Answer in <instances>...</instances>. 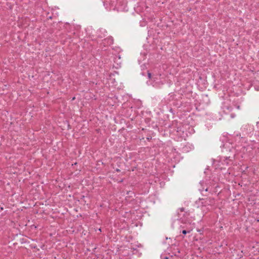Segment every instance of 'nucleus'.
Segmentation results:
<instances>
[{
  "label": "nucleus",
  "mask_w": 259,
  "mask_h": 259,
  "mask_svg": "<svg viewBox=\"0 0 259 259\" xmlns=\"http://www.w3.org/2000/svg\"><path fill=\"white\" fill-rule=\"evenodd\" d=\"M109 51V54L102 58L101 64H100V78L104 84H108L109 87H114L116 85L114 76L117 72L113 69L121 67L122 61L119 53L121 50L119 47H115Z\"/></svg>",
  "instance_id": "f257e3e1"
},
{
  "label": "nucleus",
  "mask_w": 259,
  "mask_h": 259,
  "mask_svg": "<svg viewBox=\"0 0 259 259\" xmlns=\"http://www.w3.org/2000/svg\"><path fill=\"white\" fill-rule=\"evenodd\" d=\"M223 147V151L225 153L229 152L230 154L222 156L219 160L213 161L212 164L215 169H225L226 166L232 165L236 156L238 149H236V147L233 144L227 142L224 144Z\"/></svg>",
  "instance_id": "f03ea898"
},
{
  "label": "nucleus",
  "mask_w": 259,
  "mask_h": 259,
  "mask_svg": "<svg viewBox=\"0 0 259 259\" xmlns=\"http://www.w3.org/2000/svg\"><path fill=\"white\" fill-rule=\"evenodd\" d=\"M195 204L197 207L201 208L203 214L215 207L214 199L210 197L199 199L195 202Z\"/></svg>",
  "instance_id": "7ed1b4c3"
},
{
  "label": "nucleus",
  "mask_w": 259,
  "mask_h": 259,
  "mask_svg": "<svg viewBox=\"0 0 259 259\" xmlns=\"http://www.w3.org/2000/svg\"><path fill=\"white\" fill-rule=\"evenodd\" d=\"M147 76L150 80L147 82L148 84H152L156 88H160L166 82L165 75L162 74L150 73L148 71H147Z\"/></svg>",
  "instance_id": "20e7f679"
},
{
  "label": "nucleus",
  "mask_w": 259,
  "mask_h": 259,
  "mask_svg": "<svg viewBox=\"0 0 259 259\" xmlns=\"http://www.w3.org/2000/svg\"><path fill=\"white\" fill-rule=\"evenodd\" d=\"M181 96L179 94L171 93L169 94L166 98L167 104L170 106H173L179 108L182 106Z\"/></svg>",
  "instance_id": "39448f33"
},
{
  "label": "nucleus",
  "mask_w": 259,
  "mask_h": 259,
  "mask_svg": "<svg viewBox=\"0 0 259 259\" xmlns=\"http://www.w3.org/2000/svg\"><path fill=\"white\" fill-rule=\"evenodd\" d=\"M178 221L180 223V227L181 229H184L187 231L190 229V233L194 228V223H189L187 220L182 217L178 219Z\"/></svg>",
  "instance_id": "423d86ee"
},
{
  "label": "nucleus",
  "mask_w": 259,
  "mask_h": 259,
  "mask_svg": "<svg viewBox=\"0 0 259 259\" xmlns=\"http://www.w3.org/2000/svg\"><path fill=\"white\" fill-rule=\"evenodd\" d=\"M253 130V126L249 124H244L241 128L243 136H249L252 134Z\"/></svg>",
  "instance_id": "0eeeda50"
},
{
  "label": "nucleus",
  "mask_w": 259,
  "mask_h": 259,
  "mask_svg": "<svg viewBox=\"0 0 259 259\" xmlns=\"http://www.w3.org/2000/svg\"><path fill=\"white\" fill-rule=\"evenodd\" d=\"M113 42V39L111 36H108L104 39L102 40V42L100 44L101 46L106 47L112 45Z\"/></svg>",
  "instance_id": "6e6552de"
},
{
  "label": "nucleus",
  "mask_w": 259,
  "mask_h": 259,
  "mask_svg": "<svg viewBox=\"0 0 259 259\" xmlns=\"http://www.w3.org/2000/svg\"><path fill=\"white\" fill-rule=\"evenodd\" d=\"M194 149V146L192 144L190 143H187L182 149V150L184 152H188Z\"/></svg>",
  "instance_id": "1a4fd4ad"
},
{
  "label": "nucleus",
  "mask_w": 259,
  "mask_h": 259,
  "mask_svg": "<svg viewBox=\"0 0 259 259\" xmlns=\"http://www.w3.org/2000/svg\"><path fill=\"white\" fill-rule=\"evenodd\" d=\"M107 31L105 29L101 28L98 30V38H103L107 35Z\"/></svg>",
  "instance_id": "9d476101"
},
{
  "label": "nucleus",
  "mask_w": 259,
  "mask_h": 259,
  "mask_svg": "<svg viewBox=\"0 0 259 259\" xmlns=\"http://www.w3.org/2000/svg\"><path fill=\"white\" fill-rule=\"evenodd\" d=\"M222 109L224 112L227 113L231 111L232 110L233 108L231 106H229L228 105H226V104L225 103L222 106Z\"/></svg>",
  "instance_id": "9b49d317"
},
{
  "label": "nucleus",
  "mask_w": 259,
  "mask_h": 259,
  "mask_svg": "<svg viewBox=\"0 0 259 259\" xmlns=\"http://www.w3.org/2000/svg\"><path fill=\"white\" fill-rule=\"evenodd\" d=\"M161 259H178L177 257H173L172 256H170V257L168 256H165L163 255H161Z\"/></svg>",
  "instance_id": "f8f14e48"
},
{
  "label": "nucleus",
  "mask_w": 259,
  "mask_h": 259,
  "mask_svg": "<svg viewBox=\"0 0 259 259\" xmlns=\"http://www.w3.org/2000/svg\"><path fill=\"white\" fill-rule=\"evenodd\" d=\"M180 232H182L184 235H186V234L190 233V229H188V230L187 231L184 229L180 228Z\"/></svg>",
  "instance_id": "ddd939ff"
},
{
  "label": "nucleus",
  "mask_w": 259,
  "mask_h": 259,
  "mask_svg": "<svg viewBox=\"0 0 259 259\" xmlns=\"http://www.w3.org/2000/svg\"><path fill=\"white\" fill-rule=\"evenodd\" d=\"M145 55H141V58H139L138 59V62H139V64L141 63L142 60H144L145 59Z\"/></svg>",
  "instance_id": "4468645a"
},
{
  "label": "nucleus",
  "mask_w": 259,
  "mask_h": 259,
  "mask_svg": "<svg viewBox=\"0 0 259 259\" xmlns=\"http://www.w3.org/2000/svg\"><path fill=\"white\" fill-rule=\"evenodd\" d=\"M180 211L181 212L180 213H179V217H180L182 215H183V212H184V208H181L180 209Z\"/></svg>",
  "instance_id": "2eb2a0df"
},
{
  "label": "nucleus",
  "mask_w": 259,
  "mask_h": 259,
  "mask_svg": "<svg viewBox=\"0 0 259 259\" xmlns=\"http://www.w3.org/2000/svg\"><path fill=\"white\" fill-rule=\"evenodd\" d=\"M203 229H197V231L198 232H199L200 234H202L203 233Z\"/></svg>",
  "instance_id": "dca6fc26"
},
{
  "label": "nucleus",
  "mask_w": 259,
  "mask_h": 259,
  "mask_svg": "<svg viewBox=\"0 0 259 259\" xmlns=\"http://www.w3.org/2000/svg\"><path fill=\"white\" fill-rule=\"evenodd\" d=\"M205 191H211V188H209V187H208V188H206L205 189Z\"/></svg>",
  "instance_id": "f3484780"
},
{
  "label": "nucleus",
  "mask_w": 259,
  "mask_h": 259,
  "mask_svg": "<svg viewBox=\"0 0 259 259\" xmlns=\"http://www.w3.org/2000/svg\"><path fill=\"white\" fill-rule=\"evenodd\" d=\"M214 187V188H217L218 187V185L214 184L213 186H211V187Z\"/></svg>",
  "instance_id": "a211bd4d"
},
{
  "label": "nucleus",
  "mask_w": 259,
  "mask_h": 259,
  "mask_svg": "<svg viewBox=\"0 0 259 259\" xmlns=\"http://www.w3.org/2000/svg\"><path fill=\"white\" fill-rule=\"evenodd\" d=\"M31 248H35L36 247V246H33L32 245H31Z\"/></svg>",
  "instance_id": "6ab92c4d"
},
{
  "label": "nucleus",
  "mask_w": 259,
  "mask_h": 259,
  "mask_svg": "<svg viewBox=\"0 0 259 259\" xmlns=\"http://www.w3.org/2000/svg\"><path fill=\"white\" fill-rule=\"evenodd\" d=\"M141 74L143 76L145 75L144 72H141Z\"/></svg>",
  "instance_id": "aec40b11"
},
{
  "label": "nucleus",
  "mask_w": 259,
  "mask_h": 259,
  "mask_svg": "<svg viewBox=\"0 0 259 259\" xmlns=\"http://www.w3.org/2000/svg\"><path fill=\"white\" fill-rule=\"evenodd\" d=\"M98 231H100L101 232V229L100 228L98 229Z\"/></svg>",
  "instance_id": "412c9836"
},
{
  "label": "nucleus",
  "mask_w": 259,
  "mask_h": 259,
  "mask_svg": "<svg viewBox=\"0 0 259 259\" xmlns=\"http://www.w3.org/2000/svg\"><path fill=\"white\" fill-rule=\"evenodd\" d=\"M231 117H232V118H233V117H234V115H233L232 114H231Z\"/></svg>",
  "instance_id": "4be33fe9"
},
{
  "label": "nucleus",
  "mask_w": 259,
  "mask_h": 259,
  "mask_svg": "<svg viewBox=\"0 0 259 259\" xmlns=\"http://www.w3.org/2000/svg\"><path fill=\"white\" fill-rule=\"evenodd\" d=\"M75 99V97H73L72 100H74Z\"/></svg>",
  "instance_id": "5701e85b"
}]
</instances>
